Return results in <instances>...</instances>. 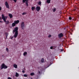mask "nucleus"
<instances>
[{
  "label": "nucleus",
  "mask_w": 79,
  "mask_h": 79,
  "mask_svg": "<svg viewBox=\"0 0 79 79\" xmlns=\"http://www.w3.org/2000/svg\"><path fill=\"white\" fill-rule=\"evenodd\" d=\"M13 39V37H12L11 38V39Z\"/></svg>",
  "instance_id": "nucleus-36"
},
{
  "label": "nucleus",
  "mask_w": 79,
  "mask_h": 79,
  "mask_svg": "<svg viewBox=\"0 0 79 79\" xmlns=\"http://www.w3.org/2000/svg\"><path fill=\"white\" fill-rule=\"evenodd\" d=\"M12 0V1H13V0Z\"/></svg>",
  "instance_id": "nucleus-40"
},
{
  "label": "nucleus",
  "mask_w": 79,
  "mask_h": 79,
  "mask_svg": "<svg viewBox=\"0 0 79 79\" xmlns=\"http://www.w3.org/2000/svg\"><path fill=\"white\" fill-rule=\"evenodd\" d=\"M23 3H25L26 5L27 6H29V4H28V2L27 0H23Z\"/></svg>",
  "instance_id": "nucleus-5"
},
{
  "label": "nucleus",
  "mask_w": 79,
  "mask_h": 79,
  "mask_svg": "<svg viewBox=\"0 0 79 79\" xmlns=\"http://www.w3.org/2000/svg\"><path fill=\"white\" fill-rule=\"evenodd\" d=\"M36 9L37 11H39L40 10V6H37L36 8Z\"/></svg>",
  "instance_id": "nucleus-8"
},
{
  "label": "nucleus",
  "mask_w": 79,
  "mask_h": 79,
  "mask_svg": "<svg viewBox=\"0 0 79 79\" xmlns=\"http://www.w3.org/2000/svg\"><path fill=\"white\" fill-rule=\"evenodd\" d=\"M39 73L40 74V71L39 72Z\"/></svg>",
  "instance_id": "nucleus-34"
},
{
  "label": "nucleus",
  "mask_w": 79,
  "mask_h": 79,
  "mask_svg": "<svg viewBox=\"0 0 79 79\" xmlns=\"http://www.w3.org/2000/svg\"><path fill=\"white\" fill-rule=\"evenodd\" d=\"M16 26V24L14 22V23H13L12 24V27H15Z\"/></svg>",
  "instance_id": "nucleus-13"
},
{
  "label": "nucleus",
  "mask_w": 79,
  "mask_h": 79,
  "mask_svg": "<svg viewBox=\"0 0 79 79\" xmlns=\"http://www.w3.org/2000/svg\"><path fill=\"white\" fill-rule=\"evenodd\" d=\"M27 1L28 2V1H29V0H27Z\"/></svg>",
  "instance_id": "nucleus-37"
},
{
  "label": "nucleus",
  "mask_w": 79,
  "mask_h": 79,
  "mask_svg": "<svg viewBox=\"0 0 79 79\" xmlns=\"http://www.w3.org/2000/svg\"><path fill=\"white\" fill-rule=\"evenodd\" d=\"M2 10V7L1 6H0V11H1Z\"/></svg>",
  "instance_id": "nucleus-31"
},
{
  "label": "nucleus",
  "mask_w": 79,
  "mask_h": 79,
  "mask_svg": "<svg viewBox=\"0 0 79 79\" xmlns=\"http://www.w3.org/2000/svg\"><path fill=\"white\" fill-rule=\"evenodd\" d=\"M15 76L16 77H18L19 76V74L17 73H16Z\"/></svg>",
  "instance_id": "nucleus-16"
},
{
  "label": "nucleus",
  "mask_w": 79,
  "mask_h": 79,
  "mask_svg": "<svg viewBox=\"0 0 79 79\" xmlns=\"http://www.w3.org/2000/svg\"><path fill=\"white\" fill-rule=\"evenodd\" d=\"M18 27H15L14 30L13 31V33L14 34L15 32V35H14V36L15 38H16L18 37Z\"/></svg>",
  "instance_id": "nucleus-1"
},
{
  "label": "nucleus",
  "mask_w": 79,
  "mask_h": 79,
  "mask_svg": "<svg viewBox=\"0 0 79 79\" xmlns=\"http://www.w3.org/2000/svg\"><path fill=\"white\" fill-rule=\"evenodd\" d=\"M41 2H39L38 3V4L39 5H41Z\"/></svg>",
  "instance_id": "nucleus-22"
},
{
  "label": "nucleus",
  "mask_w": 79,
  "mask_h": 79,
  "mask_svg": "<svg viewBox=\"0 0 79 79\" xmlns=\"http://www.w3.org/2000/svg\"><path fill=\"white\" fill-rule=\"evenodd\" d=\"M31 0V1H32V0Z\"/></svg>",
  "instance_id": "nucleus-39"
},
{
  "label": "nucleus",
  "mask_w": 79,
  "mask_h": 79,
  "mask_svg": "<svg viewBox=\"0 0 79 79\" xmlns=\"http://www.w3.org/2000/svg\"><path fill=\"white\" fill-rule=\"evenodd\" d=\"M56 11V9H54L53 11L54 12H55Z\"/></svg>",
  "instance_id": "nucleus-24"
},
{
  "label": "nucleus",
  "mask_w": 79,
  "mask_h": 79,
  "mask_svg": "<svg viewBox=\"0 0 79 79\" xmlns=\"http://www.w3.org/2000/svg\"><path fill=\"white\" fill-rule=\"evenodd\" d=\"M2 20V19H1V17H0V20Z\"/></svg>",
  "instance_id": "nucleus-35"
},
{
  "label": "nucleus",
  "mask_w": 79,
  "mask_h": 79,
  "mask_svg": "<svg viewBox=\"0 0 79 79\" xmlns=\"http://www.w3.org/2000/svg\"><path fill=\"white\" fill-rule=\"evenodd\" d=\"M69 20H71V19H72V18H71V17H69Z\"/></svg>",
  "instance_id": "nucleus-23"
},
{
  "label": "nucleus",
  "mask_w": 79,
  "mask_h": 79,
  "mask_svg": "<svg viewBox=\"0 0 79 79\" xmlns=\"http://www.w3.org/2000/svg\"><path fill=\"white\" fill-rule=\"evenodd\" d=\"M8 79H12V78H11V77H9L8 78Z\"/></svg>",
  "instance_id": "nucleus-28"
},
{
  "label": "nucleus",
  "mask_w": 79,
  "mask_h": 79,
  "mask_svg": "<svg viewBox=\"0 0 79 79\" xmlns=\"http://www.w3.org/2000/svg\"><path fill=\"white\" fill-rule=\"evenodd\" d=\"M55 48H56V47L55 46Z\"/></svg>",
  "instance_id": "nucleus-38"
},
{
  "label": "nucleus",
  "mask_w": 79,
  "mask_h": 79,
  "mask_svg": "<svg viewBox=\"0 0 79 79\" xmlns=\"http://www.w3.org/2000/svg\"><path fill=\"white\" fill-rule=\"evenodd\" d=\"M24 77H27V74H24L23 75Z\"/></svg>",
  "instance_id": "nucleus-21"
},
{
  "label": "nucleus",
  "mask_w": 79,
  "mask_h": 79,
  "mask_svg": "<svg viewBox=\"0 0 79 79\" xmlns=\"http://www.w3.org/2000/svg\"><path fill=\"white\" fill-rule=\"evenodd\" d=\"M5 5L7 8H8V9H10V6H9V4H8V3L6 1L5 2Z\"/></svg>",
  "instance_id": "nucleus-6"
},
{
  "label": "nucleus",
  "mask_w": 79,
  "mask_h": 79,
  "mask_svg": "<svg viewBox=\"0 0 79 79\" xmlns=\"http://www.w3.org/2000/svg\"><path fill=\"white\" fill-rule=\"evenodd\" d=\"M58 36L59 37V39H60V38H61V37H63L64 35L63 33H60L58 35Z\"/></svg>",
  "instance_id": "nucleus-7"
},
{
  "label": "nucleus",
  "mask_w": 79,
  "mask_h": 79,
  "mask_svg": "<svg viewBox=\"0 0 79 79\" xmlns=\"http://www.w3.org/2000/svg\"><path fill=\"white\" fill-rule=\"evenodd\" d=\"M50 48V49H53V47H52V46Z\"/></svg>",
  "instance_id": "nucleus-27"
},
{
  "label": "nucleus",
  "mask_w": 79,
  "mask_h": 79,
  "mask_svg": "<svg viewBox=\"0 0 79 79\" xmlns=\"http://www.w3.org/2000/svg\"><path fill=\"white\" fill-rule=\"evenodd\" d=\"M7 68H8L7 66L5 65L3 63L1 66V69H6Z\"/></svg>",
  "instance_id": "nucleus-3"
},
{
  "label": "nucleus",
  "mask_w": 79,
  "mask_h": 79,
  "mask_svg": "<svg viewBox=\"0 0 79 79\" xmlns=\"http://www.w3.org/2000/svg\"><path fill=\"white\" fill-rule=\"evenodd\" d=\"M6 50L7 51H8V48H6Z\"/></svg>",
  "instance_id": "nucleus-30"
},
{
  "label": "nucleus",
  "mask_w": 79,
  "mask_h": 79,
  "mask_svg": "<svg viewBox=\"0 0 79 79\" xmlns=\"http://www.w3.org/2000/svg\"><path fill=\"white\" fill-rule=\"evenodd\" d=\"M24 23L23 22H22L21 24V28L22 29H24Z\"/></svg>",
  "instance_id": "nucleus-4"
},
{
  "label": "nucleus",
  "mask_w": 79,
  "mask_h": 79,
  "mask_svg": "<svg viewBox=\"0 0 79 79\" xmlns=\"http://www.w3.org/2000/svg\"><path fill=\"white\" fill-rule=\"evenodd\" d=\"M5 34L6 36V39H7V37H8V34H8V33L6 32L5 33Z\"/></svg>",
  "instance_id": "nucleus-10"
},
{
  "label": "nucleus",
  "mask_w": 79,
  "mask_h": 79,
  "mask_svg": "<svg viewBox=\"0 0 79 79\" xmlns=\"http://www.w3.org/2000/svg\"><path fill=\"white\" fill-rule=\"evenodd\" d=\"M14 23H15V24H18V23H19V20H15L14 22Z\"/></svg>",
  "instance_id": "nucleus-9"
},
{
  "label": "nucleus",
  "mask_w": 79,
  "mask_h": 79,
  "mask_svg": "<svg viewBox=\"0 0 79 79\" xmlns=\"http://www.w3.org/2000/svg\"><path fill=\"white\" fill-rule=\"evenodd\" d=\"M13 1H14V2H15V3H16V2H17V0H13Z\"/></svg>",
  "instance_id": "nucleus-25"
},
{
  "label": "nucleus",
  "mask_w": 79,
  "mask_h": 79,
  "mask_svg": "<svg viewBox=\"0 0 79 79\" xmlns=\"http://www.w3.org/2000/svg\"><path fill=\"white\" fill-rule=\"evenodd\" d=\"M13 66L16 69L18 68V65L15 64H14Z\"/></svg>",
  "instance_id": "nucleus-11"
},
{
  "label": "nucleus",
  "mask_w": 79,
  "mask_h": 79,
  "mask_svg": "<svg viewBox=\"0 0 79 79\" xmlns=\"http://www.w3.org/2000/svg\"><path fill=\"white\" fill-rule=\"evenodd\" d=\"M51 37H52V35H49V36H48V37L49 38Z\"/></svg>",
  "instance_id": "nucleus-26"
},
{
  "label": "nucleus",
  "mask_w": 79,
  "mask_h": 79,
  "mask_svg": "<svg viewBox=\"0 0 79 79\" xmlns=\"http://www.w3.org/2000/svg\"><path fill=\"white\" fill-rule=\"evenodd\" d=\"M35 7H31V10L32 11H34V9H35Z\"/></svg>",
  "instance_id": "nucleus-17"
},
{
  "label": "nucleus",
  "mask_w": 79,
  "mask_h": 79,
  "mask_svg": "<svg viewBox=\"0 0 79 79\" xmlns=\"http://www.w3.org/2000/svg\"><path fill=\"white\" fill-rule=\"evenodd\" d=\"M51 1V0H47L46 1V2H47L48 3H50Z\"/></svg>",
  "instance_id": "nucleus-14"
},
{
  "label": "nucleus",
  "mask_w": 79,
  "mask_h": 79,
  "mask_svg": "<svg viewBox=\"0 0 79 79\" xmlns=\"http://www.w3.org/2000/svg\"><path fill=\"white\" fill-rule=\"evenodd\" d=\"M41 63H44V59L42 58L41 60Z\"/></svg>",
  "instance_id": "nucleus-15"
},
{
  "label": "nucleus",
  "mask_w": 79,
  "mask_h": 79,
  "mask_svg": "<svg viewBox=\"0 0 79 79\" xmlns=\"http://www.w3.org/2000/svg\"><path fill=\"white\" fill-rule=\"evenodd\" d=\"M60 51L61 52H63V49H61Z\"/></svg>",
  "instance_id": "nucleus-32"
},
{
  "label": "nucleus",
  "mask_w": 79,
  "mask_h": 79,
  "mask_svg": "<svg viewBox=\"0 0 79 79\" xmlns=\"http://www.w3.org/2000/svg\"><path fill=\"white\" fill-rule=\"evenodd\" d=\"M0 23H2V21L0 20Z\"/></svg>",
  "instance_id": "nucleus-33"
},
{
  "label": "nucleus",
  "mask_w": 79,
  "mask_h": 79,
  "mask_svg": "<svg viewBox=\"0 0 79 79\" xmlns=\"http://www.w3.org/2000/svg\"><path fill=\"white\" fill-rule=\"evenodd\" d=\"M26 14H27L26 12H23L22 14V15H26Z\"/></svg>",
  "instance_id": "nucleus-19"
},
{
  "label": "nucleus",
  "mask_w": 79,
  "mask_h": 79,
  "mask_svg": "<svg viewBox=\"0 0 79 79\" xmlns=\"http://www.w3.org/2000/svg\"><path fill=\"white\" fill-rule=\"evenodd\" d=\"M22 73H25V71H24V70H23Z\"/></svg>",
  "instance_id": "nucleus-29"
},
{
  "label": "nucleus",
  "mask_w": 79,
  "mask_h": 79,
  "mask_svg": "<svg viewBox=\"0 0 79 79\" xmlns=\"http://www.w3.org/2000/svg\"><path fill=\"white\" fill-rule=\"evenodd\" d=\"M35 74L33 73H31L30 74L31 76H34Z\"/></svg>",
  "instance_id": "nucleus-18"
},
{
  "label": "nucleus",
  "mask_w": 79,
  "mask_h": 79,
  "mask_svg": "<svg viewBox=\"0 0 79 79\" xmlns=\"http://www.w3.org/2000/svg\"><path fill=\"white\" fill-rule=\"evenodd\" d=\"M27 55V52H25L23 53V55Z\"/></svg>",
  "instance_id": "nucleus-20"
},
{
  "label": "nucleus",
  "mask_w": 79,
  "mask_h": 79,
  "mask_svg": "<svg viewBox=\"0 0 79 79\" xmlns=\"http://www.w3.org/2000/svg\"><path fill=\"white\" fill-rule=\"evenodd\" d=\"M9 16L10 18H13V15L11 14H9Z\"/></svg>",
  "instance_id": "nucleus-12"
},
{
  "label": "nucleus",
  "mask_w": 79,
  "mask_h": 79,
  "mask_svg": "<svg viewBox=\"0 0 79 79\" xmlns=\"http://www.w3.org/2000/svg\"><path fill=\"white\" fill-rule=\"evenodd\" d=\"M7 18V17H5V16H4V15H2V19L3 20L4 22L6 24L8 25V24H10V22L8 20L6 21V18Z\"/></svg>",
  "instance_id": "nucleus-2"
}]
</instances>
